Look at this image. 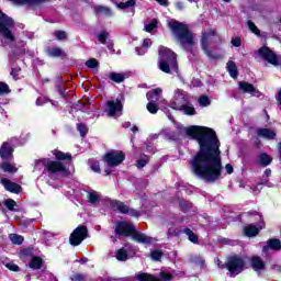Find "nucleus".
Wrapping results in <instances>:
<instances>
[{"label":"nucleus","instance_id":"473e14b6","mask_svg":"<svg viewBox=\"0 0 281 281\" xmlns=\"http://www.w3.org/2000/svg\"><path fill=\"white\" fill-rule=\"evenodd\" d=\"M34 256V248L27 247L20 250L19 257L21 260H25V258H32Z\"/></svg>","mask_w":281,"mask_h":281},{"label":"nucleus","instance_id":"69168bd1","mask_svg":"<svg viewBox=\"0 0 281 281\" xmlns=\"http://www.w3.org/2000/svg\"><path fill=\"white\" fill-rule=\"evenodd\" d=\"M147 111H149L151 115H155L157 111H159V106H147Z\"/></svg>","mask_w":281,"mask_h":281},{"label":"nucleus","instance_id":"3c124183","mask_svg":"<svg viewBox=\"0 0 281 281\" xmlns=\"http://www.w3.org/2000/svg\"><path fill=\"white\" fill-rule=\"evenodd\" d=\"M36 104L37 106H43V104H54L49 99H47L46 97H40L36 100Z\"/></svg>","mask_w":281,"mask_h":281},{"label":"nucleus","instance_id":"13d9d810","mask_svg":"<svg viewBox=\"0 0 281 281\" xmlns=\"http://www.w3.org/2000/svg\"><path fill=\"white\" fill-rule=\"evenodd\" d=\"M89 199V203L95 204L98 203V201H100V198L98 196V194H95V192H91L88 195Z\"/></svg>","mask_w":281,"mask_h":281},{"label":"nucleus","instance_id":"9b49d317","mask_svg":"<svg viewBox=\"0 0 281 281\" xmlns=\"http://www.w3.org/2000/svg\"><path fill=\"white\" fill-rule=\"evenodd\" d=\"M164 90L161 88H156L154 90H150L147 92V106H159V104H164V97H161V93Z\"/></svg>","mask_w":281,"mask_h":281},{"label":"nucleus","instance_id":"cd10ccee","mask_svg":"<svg viewBox=\"0 0 281 281\" xmlns=\"http://www.w3.org/2000/svg\"><path fill=\"white\" fill-rule=\"evenodd\" d=\"M226 69L231 76V78H234V80H236V78H238V67L236 66V63H234L233 60H229L226 64Z\"/></svg>","mask_w":281,"mask_h":281},{"label":"nucleus","instance_id":"58836bf2","mask_svg":"<svg viewBox=\"0 0 281 281\" xmlns=\"http://www.w3.org/2000/svg\"><path fill=\"white\" fill-rule=\"evenodd\" d=\"M14 5H30L31 3H43L45 0H11Z\"/></svg>","mask_w":281,"mask_h":281},{"label":"nucleus","instance_id":"e433bc0d","mask_svg":"<svg viewBox=\"0 0 281 281\" xmlns=\"http://www.w3.org/2000/svg\"><path fill=\"white\" fill-rule=\"evenodd\" d=\"M110 80H112L113 82H124V80H126V75L124 74H117V72H111L109 75Z\"/></svg>","mask_w":281,"mask_h":281},{"label":"nucleus","instance_id":"2eb2a0df","mask_svg":"<svg viewBox=\"0 0 281 281\" xmlns=\"http://www.w3.org/2000/svg\"><path fill=\"white\" fill-rule=\"evenodd\" d=\"M1 183L7 192H11L12 194H21V190H23V188H21V184L12 182V180L8 178H2Z\"/></svg>","mask_w":281,"mask_h":281},{"label":"nucleus","instance_id":"ddd939ff","mask_svg":"<svg viewBox=\"0 0 281 281\" xmlns=\"http://www.w3.org/2000/svg\"><path fill=\"white\" fill-rule=\"evenodd\" d=\"M0 159L2 161H12L14 159V147L9 142H3L0 146Z\"/></svg>","mask_w":281,"mask_h":281},{"label":"nucleus","instance_id":"680f3d73","mask_svg":"<svg viewBox=\"0 0 281 281\" xmlns=\"http://www.w3.org/2000/svg\"><path fill=\"white\" fill-rule=\"evenodd\" d=\"M241 43L240 37H235L232 40L233 47H240Z\"/></svg>","mask_w":281,"mask_h":281},{"label":"nucleus","instance_id":"79ce46f5","mask_svg":"<svg viewBox=\"0 0 281 281\" xmlns=\"http://www.w3.org/2000/svg\"><path fill=\"white\" fill-rule=\"evenodd\" d=\"M180 212H183V214H188L190 212V202L188 200H181L179 202Z\"/></svg>","mask_w":281,"mask_h":281},{"label":"nucleus","instance_id":"c9c22d12","mask_svg":"<svg viewBox=\"0 0 281 281\" xmlns=\"http://www.w3.org/2000/svg\"><path fill=\"white\" fill-rule=\"evenodd\" d=\"M171 109H175L177 111H182L184 115H196V110L194 109V106H181V108L172 106Z\"/></svg>","mask_w":281,"mask_h":281},{"label":"nucleus","instance_id":"423d86ee","mask_svg":"<svg viewBox=\"0 0 281 281\" xmlns=\"http://www.w3.org/2000/svg\"><path fill=\"white\" fill-rule=\"evenodd\" d=\"M245 259L238 255H234L227 258L226 269L231 274V278H236L239 273L245 271Z\"/></svg>","mask_w":281,"mask_h":281},{"label":"nucleus","instance_id":"6e6d98bb","mask_svg":"<svg viewBox=\"0 0 281 281\" xmlns=\"http://www.w3.org/2000/svg\"><path fill=\"white\" fill-rule=\"evenodd\" d=\"M86 66L88 67V69H95V67H98V59L91 58L87 60Z\"/></svg>","mask_w":281,"mask_h":281},{"label":"nucleus","instance_id":"de8ad7c7","mask_svg":"<svg viewBox=\"0 0 281 281\" xmlns=\"http://www.w3.org/2000/svg\"><path fill=\"white\" fill-rule=\"evenodd\" d=\"M77 131L79 132L81 137H87V133H89V130L87 128V125H85V123L77 124Z\"/></svg>","mask_w":281,"mask_h":281},{"label":"nucleus","instance_id":"864d4df0","mask_svg":"<svg viewBox=\"0 0 281 281\" xmlns=\"http://www.w3.org/2000/svg\"><path fill=\"white\" fill-rule=\"evenodd\" d=\"M5 268L9 269V271H14V273H19V271H21V268L14 262L7 263Z\"/></svg>","mask_w":281,"mask_h":281},{"label":"nucleus","instance_id":"dca6fc26","mask_svg":"<svg viewBox=\"0 0 281 281\" xmlns=\"http://www.w3.org/2000/svg\"><path fill=\"white\" fill-rule=\"evenodd\" d=\"M175 280V276L168 271H160L159 278H157L155 274H145L143 281H172Z\"/></svg>","mask_w":281,"mask_h":281},{"label":"nucleus","instance_id":"412c9836","mask_svg":"<svg viewBox=\"0 0 281 281\" xmlns=\"http://www.w3.org/2000/svg\"><path fill=\"white\" fill-rule=\"evenodd\" d=\"M132 238L135 243H142L143 245H150V243H153V238L148 237L146 234L138 233L136 228Z\"/></svg>","mask_w":281,"mask_h":281},{"label":"nucleus","instance_id":"5fc2aeb1","mask_svg":"<svg viewBox=\"0 0 281 281\" xmlns=\"http://www.w3.org/2000/svg\"><path fill=\"white\" fill-rule=\"evenodd\" d=\"M69 280L71 281H87V278L82 273H75L70 276Z\"/></svg>","mask_w":281,"mask_h":281},{"label":"nucleus","instance_id":"ea45409f","mask_svg":"<svg viewBox=\"0 0 281 281\" xmlns=\"http://www.w3.org/2000/svg\"><path fill=\"white\" fill-rule=\"evenodd\" d=\"M3 205L9 210V212H16V201L13 199H7L3 201Z\"/></svg>","mask_w":281,"mask_h":281},{"label":"nucleus","instance_id":"052dcab7","mask_svg":"<svg viewBox=\"0 0 281 281\" xmlns=\"http://www.w3.org/2000/svg\"><path fill=\"white\" fill-rule=\"evenodd\" d=\"M130 216H133L134 218H139L142 216V212L135 210V209H128Z\"/></svg>","mask_w":281,"mask_h":281},{"label":"nucleus","instance_id":"09e8293b","mask_svg":"<svg viewBox=\"0 0 281 281\" xmlns=\"http://www.w3.org/2000/svg\"><path fill=\"white\" fill-rule=\"evenodd\" d=\"M198 102L201 106H210L212 103L210 102V98L207 95H201L198 99Z\"/></svg>","mask_w":281,"mask_h":281},{"label":"nucleus","instance_id":"b1692460","mask_svg":"<svg viewBox=\"0 0 281 281\" xmlns=\"http://www.w3.org/2000/svg\"><path fill=\"white\" fill-rule=\"evenodd\" d=\"M110 207H112V210H116L121 213V214H128V206H126V204H124V202L122 201H110Z\"/></svg>","mask_w":281,"mask_h":281},{"label":"nucleus","instance_id":"f257e3e1","mask_svg":"<svg viewBox=\"0 0 281 281\" xmlns=\"http://www.w3.org/2000/svg\"><path fill=\"white\" fill-rule=\"evenodd\" d=\"M184 133L199 144V150L189 161L191 171L205 183H216L223 175L221 140L216 131L207 126L191 125L184 127Z\"/></svg>","mask_w":281,"mask_h":281},{"label":"nucleus","instance_id":"37998d69","mask_svg":"<svg viewBox=\"0 0 281 281\" xmlns=\"http://www.w3.org/2000/svg\"><path fill=\"white\" fill-rule=\"evenodd\" d=\"M122 100H123V97L120 95L116 98L115 101L113 100L108 101L106 106H124V102Z\"/></svg>","mask_w":281,"mask_h":281},{"label":"nucleus","instance_id":"4d7b16f0","mask_svg":"<svg viewBox=\"0 0 281 281\" xmlns=\"http://www.w3.org/2000/svg\"><path fill=\"white\" fill-rule=\"evenodd\" d=\"M5 93H10V87L4 82H0V95H5Z\"/></svg>","mask_w":281,"mask_h":281},{"label":"nucleus","instance_id":"39448f33","mask_svg":"<svg viewBox=\"0 0 281 281\" xmlns=\"http://www.w3.org/2000/svg\"><path fill=\"white\" fill-rule=\"evenodd\" d=\"M41 164L44 166V169L49 172V175H61V177H69L71 171L69 168H66L65 164L58 160H52L49 158H42Z\"/></svg>","mask_w":281,"mask_h":281},{"label":"nucleus","instance_id":"4be33fe9","mask_svg":"<svg viewBox=\"0 0 281 281\" xmlns=\"http://www.w3.org/2000/svg\"><path fill=\"white\" fill-rule=\"evenodd\" d=\"M45 265V261L41 256H33L29 262L30 269H33V271H38V269H43V266Z\"/></svg>","mask_w":281,"mask_h":281},{"label":"nucleus","instance_id":"bf43d9fd","mask_svg":"<svg viewBox=\"0 0 281 281\" xmlns=\"http://www.w3.org/2000/svg\"><path fill=\"white\" fill-rule=\"evenodd\" d=\"M55 36L58 41H65V38H67V33H65V31H56Z\"/></svg>","mask_w":281,"mask_h":281},{"label":"nucleus","instance_id":"c756f323","mask_svg":"<svg viewBox=\"0 0 281 281\" xmlns=\"http://www.w3.org/2000/svg\"><path fill=\"white\" fill-rule=\"evenodd\" d=\"M153 45V41L146 38L143 41V46L142 47H136V53L138 56H144L146 52H148V48Z\"/></svg>","mask_w":281,"mask_h":281},{"label":"nucleus","instance_id":"c03bdc74","mask_svg":"<svg viewBox=\"0 0 281 281\" xmlns=\"http://www.w3.org/2000/svg\"><path fill=\"white\" fill-rule=\"evenodd\" d=\"M122 109H124V108L123 106H110L109 111H108L109 117H115V115H117V113H122Z\"/></svg>","mask_w":281,"mask_h":281},{"label":"nucleus","instance_id":"f8f14e48","mask_svg":"<svg viewBox=\"0 0 281 281\" xmlns=\"http://www.w3.org/2000/svg\"><path fill=\"white\" fill-rule=\"evenodd\" d=\"M216 34L215 31H210L209 33H203L201 40V49L209 58H216L215 54L210 49V42L212 41V36Z\"/></svg>","mask_w":281,"mask_h":281},{"label":"nucleus","instance_id":"72a5a7b5","mask_svg":"<svg viewBox=\"0 0 281 281\" xmlns=\"http://www.w3.org/2000/svg\"><path fill=\"white\" fill-rule=\"evenodd\" d=\"M148 164H150V156L144 155L143 158L136 160V168H138V170H142V168H146Z\"/></svg>","mask_w":281,"mask_h":281},{"label":"nucleus","instance_id":"4c0bfd02","mask_svg":"<svg viewBox=\"0 0 281 281\" xmlns=\"http://www.w3.org/2000/svg\"><path fill=\"white\" fill-rule=\"evenodd\" d=\"M158 23L159 22L157 21V19H154L150 22H146L145 23V32L153 34V32H155V29L157 27Z\"/></svg>","mask_w":281,"mask_h":281},{"label":"nucleus","instance_id":"338daca9","mask_svg":"<svg viewBox=\"0 0 281 281\" xmlns=\"http://www.w3.org/2000/svg\"><path fill=\"white\" fill-rule=\"evenodd\" d=\"M145 276H149L148 272H140L136 276V280L144 281Z\"/></svg>","mask_w":281,"mask_h":281},{"label":"nucleus","instance_id":"0e129e2a","mask_svg":"<svg viewBox=\"0 0 281 281\" xmlns=\"http://www.w3.org/2000/svg\"><path fill=\"white\" fill-rule=\"evenodd\" d=\"M91 169L93 172H100V162H94L91 165Z\"/></svg>","mask_w":281,"mask_h":281},{"label":"nucleus","instance_id":"f03ea898","mask_svg":"<svg viewBox=\"0 0 281 281\" xmlns=\"http://www.w3.org/2000/svg\"><path fill=\"white\" fill-rule=\"evenodd\" d=\"M168 27L182 49L192 52L196 47V36L188 29V25L177 20H170Z\"/></svg>","mask_w":281,"mask_h":281},{"label":"nucleus","instance_id":"a19ab883","mask_svg":"<svg viewBox=\"0 0 281 281\" xmlns=\"http://www.w3.org/2000/svg\"><path fill=\"white\" fill-rule=\"evenodd\" d=\"M247 26H248V30H250V32L252 34H255L256 36H260V29H258V26L256 25V23H254V21L248 20Z\"/></svg>","mask_w":281,"mask_h":281},{"label":"nucleus","instance_id":"393cba45","mask_svg":"<svg viewBox=\"0 0 281 281\" xmlns=\"http://www.w3.org/2000/svg\"><path fill=\"white\" fill-rule=\"evenodd\" d=\"M0 170H2V172H8L9 175H15L18 169L12 165V160H3L0 165Z\"/></svg>","mask_w":281,"mask_h":281},{"label":"nucleus","instance_id":"f3484780","mask_svg":"<svg viewBox=\"0 0 281 281\" xmlns=\"http://www.w3.org/2000/svg\"><path fill=\"white\" fill-rule=\"evenodd\" d=\"M262 225L257 227L254 224H248L244 227V234L247 236V238H254L260 234V229H265V222H261Z\"/></svg>","mask_w":281,"mask_h":281},{"label":"nucleus","instance_id":"bb28decb","mask_svg":"<svg viewBox=\"0 0 281 281\" xmlns=\"http://www.w3.org/2000/svg\"><path fill=\"white\" fill-rule=\"evenodd\" d=\"M259 137H263L265 139H273L276 137V131L271 128H259L257 132Z\"/></svg>","mask_w":281,"mask_h":281},{"label":"nucleus","instance_id":"aec40b11","mask_svg":"<svg viewBox=\"0 0 281 281\" xmlns=\"http://www.w3.org/2000/svg\"><path fill=\"white\" fill-rule=\"evenodd\" d=\"M271 249L272 251H280L281 249V241L278 238H270L267 240V245L263 246L262 251H269Z\"/></svg>","mask_w":281,"mask_h":281},{"label":"nucleus","instance_id":"20e7f679","mask_svg":"<svg viewBox=\"0 0 281 281\" xmlns=\"http://www.w3.org/2000/svg\"><path fill=\"white\" fill-rule=\"evenodd\" d=\"M12 30H14V20L0 11V34L4 38L5 45L16 43V36H14Z\"/></svg>","mask_w":281,"mask_h":281},{"label":"nucleus","instance_id":"a878e982","mask_svg":"<svg viewBox=\"0 0 281 281\" xmlns=\"http://www.w3.org/2000/svg\"><path fill=\"white\" fill-rule=\"evenodd\" d=\"M257 159L260 166H262L263 168H267V166H271V164L273 162V158L267 153L259 154Z\"/></svg>","mask_w":281,"mask_h":281},{"label":"nucleus","instance_id":"7ed1b4c3","mask_svg":"<svg viewBox=\"0 0 281 281\" xmlns=\"http://www.w3.org/2000/svg\"><path fill=\"white\" fill-rule=\"evenodd\" d=\"M158 54V67L160 71H164L165 74H172V71H177V54H175V52L170 50V48L160 46Z\"/></svg>","mask_w":281,"mask_h":281},{"label":"nucleus","instance_id":"8fccbe9b","mask_svg":"<svg viewBox=\"0 0 281 281\" xmlns=\"http://www.w3.org/2000/svg\"><path fill=\"white\" fill-rule=\"evenodd\" d=\"M11 241L13 243V245H23V236L13 234L11 236Z\"/></svg>","mask_w":281,"mask_h":281},{"label":"nucleus","instance_id":"6e6552de","mask_svg":"<svg viewBox=\"0 0 281 281\" xmlns=\"http://www.w3.org/2000/svg\"><path fill=\"white\" fill-rule=\"evenodd\" d=\"M86 238H89V228L86 225H79L69 236V244L78 247Z\"/></svg>","mask_w":281,"mask_h":281},{"label":"nucleus","instance_id":"5701e85b","mask_svg":"<svg viewBox=\"0 0 281 281\" xmlns=\"http://www.w3.org/2000/svg\"><path fill=\"white\" fill-rule=\"evenodd\" d=\"M52 153L55 156L56 161H74L71 153H64L58 149H55Z\"/></svg>","mask_w":281,"mask_h":281},{"label":"nucleus","instance_id":"774afa93","mask_svg":"<svg viewBox=\"0 0 281 281\" xmlns=\"http://www.w3.org/2000/svg\"><path fill=\"white\" fill-rule=\"evenodd\" d=\"M276 100H277L278 104H280V106H281V89L278 90V93L276 94Z\"/></svg>","mask_w":281,"mask_h":281},{"label":"nucleus","instance_id":"0eeeda50","mask_svg":"<svg viewBox=\"0 0 281 281\" xmlns=\"http://www.w3.org/2000/svg\"><path fill=\"white\" fill-rule=\"evenodd\" d=\"M126 159V154L122 150H111L105 153L103 156V161L109 166V168H115L124 162Z\"/></svg>","mask_w":281,"mask_h":281},{"label":"nucleus","instance_id":"e2e57ef3","mask_svg":"<svg viewBox=\"0 0 281 281\" xmlns=\"http://www.w3.org/2000/svg\"><path fill=\"white\" fill-rule=\"evenodd\" d=\"M225 170H226L227 175H234V166H232V164H227L225 166Z\"/></svg>","mask_w":281,"mask_h":281},{"label":"nucleus","instance_id":"7c9ffc66","mask_svg":"<svg viewBox=\"0 0 281 281\" xmlns=\"http://www.w3.org/2000/svg\"><path fill=\"white\" fill-rule=\"evenodd\" d=\"M137 1L136 0H127L125 2L116 3L119 10H131V8H135Z\"/></svg>","mask_w":281,"mask_h":281},{"label":"nucleus","instance_id":"a18cd8bd","mask_svg":"<svg viewBox=\"0 0 281 281\" xmlns=\"http://www.w3.org/2000/svg\"><path fill=\"white\" fill-rule=\"evenodd\" d=\"M48 56H52L53 58H58V56H63V49L58 47L49 48Z\"/></svg>","mask_w":281,"mask_h":281},{"label":"nucleus","instance_id":"f704fd0d","mask_svg":"<svg viewBox=\"0 0 281 281\" xmlns=\"http://www.w3.org/2000/svg\"><path fill=\"white\" fill-rule=\"evenodd\" d=\"M116 260L120 262H126V260H128V251L124 248H120L116 251Z\"/></svg>","mask_w":281,"mask_h":281},{"label":"nucleus","instance_id":"6ab92c4d","mask_svg":"<svg viewBox=\"0 0 281 281\" xmlns=\"http://www.w3.org/2000/svg\"><path fill=\"white\" fill-rule=\"evenodd\" d=\"M250 267L254 271H265L267 269V263L260 256H252L250 257Z\"/></svg>","mask_w":281,"mask_h":281},{"label":"nucleus","instance_id":"9d476101","mask_svg":"<svg viewBox=\"0 0 281 281\" xmlns=\"http://www.w3.org/2000/svg\"><path fill=\"white\" fill-rule=\"evenodd\" d=\"M258 56L268 63L269 65H273V67H278L280 65V59L278 55L271 50V48L263 46L258 50Z\"/></svg>","mask_w":281,"mask_h":281},{"label":"nucleus","instance_id":"1a4fd4ad","mask_svg":"<svg viewBox=\"0 0 281 281\" xmlns=\"http://www.w3.org/2000/svg\"><path fill=\"white\" fill-rule=\"evenodd\" d=\"M114 233L116 236H124L125 238H128L135 234V225L126 221L117 222L114 228Z\"/></svg>","mask_w":281,"mask_h":281},{"label":"nucleus","instance_id":"603ef678","mask_svg":"<svg viewBox=\"0 0 281 281\" xmlns=\"http://www.w3.org/2000/svg\"><path fill=\"white\" fill-rule=\"evenodd\" d=\"M106 38H109V32L106 31H101L99 34H98V41L102 44L106 43Z\"/></svg>","mask_w":281,"mask_h":281},{"label":"nucleus","instance_id":"c85d7f7f","mask_svg":"<svg viewBox=\"0 0 281 281\" xmlns=\"http://www.w3.org/2000/svg\"><path fill=\"white\" fill-rule=\"evenodd\" d=\"M183 234L188 236L190 243H193V245H199V236L192 229H190V227H186L183 229Z\"/></svg>","mask_w":281,"mask_h":281},{"label":"nucleus","instance_id":"2f4dec72","mask_svg":"<svg viewBox=\"0 0 281 281\" xmlns=\"http://www.w3.org/2000/svg\"><path fill=\"white\" fill-rule=\"evenodd\" d=\"M94 12L97 14H104V16H113V12L109 7L97 5L94 7Z\"/></svg>","mask_w":281,"mask_h":281},{"label":"nucleus","instance_id":"49530a36","mask_svg":"<svg viewBox=\"0 0 281 281\" xmlns=\"http://www.w3.org/2000/svg\"><path fill=\"white\" fill-rule=\"evenodd\" d=\"M161 258H164V252L159 249H155L151 252V260H155L156 262H161Z\"/></svg>","mask_w":281,"mask_h":281},{"label":"nucleus","instance_id":"4468645a","mask_svg":"<svg viewBox=\"0 0 281 281\" xmlns=\"http://www.w3.org/2000/svg\"><path fill=\"white\" fill-rule=\"evenodd\" d=\"M173 100L178 106H188L192 101V97L186 93V91L178 89L175 91Z\"/></svg>","mask_w":281,"mask_h":281},{"label":"nucleus","instance_id":"a211bd4d","mask_svg":"<svg viewBox=\"0 0 281 281\" xmlns=\"http://www.w3.org/2000/svg\"><path fill=\"white\" fill-rule=\"evenodd\" d=\"M238 87L241 93H249L250 95H255V97H258L260 94V92L256 89V87H254V85L247 81H240L238 83Z\"/></svg>","mask_w":281,"mask_h":281}]
</instances>
